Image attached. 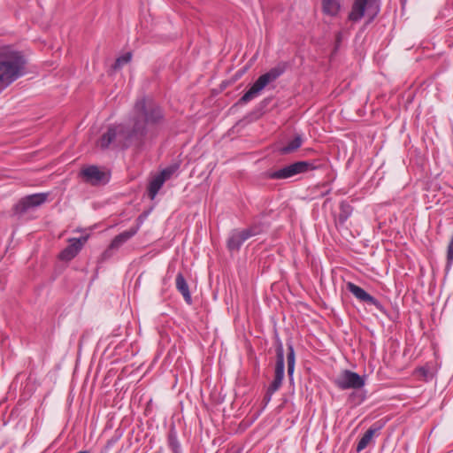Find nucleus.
I'll list each match as a JSON object with an SVG mask.
<instances>
[{"mask_svg": "<svg viewBox=\"0 0 453 453\" xmlns=\"http://www.w3.org/2000/svg\"><path fill=\"white\" fill-rule=\"evenodd\" d=\"M380 10V0H355L349 14V19L357 22L365 15V11L369 16V22L372 21Z\"/></svg>", "mask_w": 453, "mask_h": 453, "instance_id": "6", "label": "nucleus"}, {"mask_svg": "<svg viewBox=\"0 0 453 453\" xmlns=\"http://www.w3.org/2000/svg\"><path fill=\"white\" fill-rule=\"evenodd\" d=\"M453 261V236L450 238L448 250H447V265H446V274L449 273L450 270L451 262Z\"/></svg>", "mask_w": 453, "mask_h": 453, "instance_id": "27", "label": "nucleus"}, {"mask_svg": "<svg viewBox=\"0 0 453 453\" xmlns=\"http://www.w3.org/2000/svg\"><path fill=\"white\" fill-rule=\"evenodd\" d=\"M335 386L342 389H360L365 384V376H361L358 373L350 370H344L340 376L334 380Z\"/></svg>", "mask_w": 453, "mask_h": 453, "instance_id": "8", "label": "nucleus"}, {"mask_svg": "<svg viewBox=\"0 0 453 453\" xmlns=\"http://www.w3.org/2000/svg\"><path fill=\"white\" fill-rule=\"evenodd\" d=\"M164 183V179L157 176V174L152 177L151 180H150L147 187V193L150 200L155 199L156 196L157 195L160 188L163 187Z\"/></svg>", "mask_w": 453, "mask_h": 453, "instance_id": "21", "label": "nucleus"}, {"mask_svg": "<svg viewBox=\"0 0 453 453\" xmlns=\"http://www.w3.org/2000/svg\"><path fill=\"white\" fill-rule=\"evenodd\" d=\"M114 249H111V245L108 246V248L102 253L101 259L102 260H107L113 255Z\"/></svg>", "mask_w": 453, "mask_h": 453, "instance_id": "30", "label": "nucleus"}, {"mask_svg": "<svg viewBox=\"0 0 453 453\" xmlns=\"http://www.w3.org/2000/svg\"><path fill=\"white\" fill-rule=\"evenodd\" d=\"M89 238L88 234L80 238L68 239V245L59 253L58 258L61 261L69 262L73 260L82 250Z\"/></svg>", "mask_w": 453, "mask_h": 453, "instance_id": "12", "label": "nucleus"}, {"mask_svg": "<svg viewBox=\"0 0 453 453\" xmlns=\"http://www.w3.org/2000/svg\"><path fill=\"white\" fill-rule=\"evenodd\" d=\"M340 41H341V34L339 33V34L337 35V42H339Z\"/></svg>", "mask_w": 453, "mask_h": 453, "instance_id": "34", "label": "nucleus"}, {"mask_svg": "<svg viewBox=\"0 0 453 453\" xmlns=\"http://www.w3.org/2000/svg\"><path fill=\"white\" fill-rule=\"evenodd\" d=\"M175 286L177 290L182 295L185 302L188 304H192V296L189 291L188 284L181 273H179L176 275L175 279Z\"/></svg>", "mask_w": 453, "mask_h": 453, "instance_id": "16", "label": "nucleus"}, {"mask_svg": "<svg viewBox=\"0 0 453 453\" xmlns=\"http://www.w3.org/2000/svg\"><path fill=\"white\" fill-rule=\"evenodd\" d=\"M48 198L47 193H35L22 197L14 206L13 211L16 214L22 215L29 209L38 207L43 204Z\"/></svg>", "mask_w": 453, "mask_h": 453, "instance_id": "10", "label": "nucleus"}, {"mask_svg": "<svg viewBox=\"0 0 453 453\" xmlns=\"http://www.w3.org/2000/svg\"><path fill=\"white\" fill-rule=\"evenodd\" d=\"M383 427V424H380V422H375L372 424L368 430L364 434V435L361 437V439L358 441L357 445V452L359 453L363 449H365L370 441H372L373 435L379 432Z\"/></svg>", "mask_w": 453, "mask_h": 453, "instance_id": "15", "label": "nucleus"}, {"mask_svg": "<svg viewBox=\"0 0 453 453\" xmlns=\"http://www.w3.org/2000/svg\"><path fill=\"white\" fill-rule=\"evenodd\" d=\"M265 216V212L261 213L259 217L254 219L249 227L245 228L250 237L258 235L264 233L269 227V224L267 222L262 221V218Z\"/></svg>", "mask_w": 453, "mask_h": 453, "instance_id": "17", "label": "nucleus"}, {"mask_svg": "<svg viewBox=\"0 0 453 453\" xmlns=\"http://www.w3.org/2000/svg\"><path fill=\"white\" fill-rule=\"evenodd\" d=\"M229 453H241V449H236V450L231 451Z\"/></svg>", "mask_w": 453, "mask_h": 453, "instance_id": "33", "label": "nucleus"}, {"mask_svg": "<svg viewBox=\"0 0 453 453\" xmlns=\"http://www.w3.org/2000/svg\"><path fill=\"white\" fill-rule=\"evenodd\" d=\"M165 119L161 106L146 96L138 98L134 105L133 127L130 128L136 139V146L142 147L148 134V128L160 125Z\"/></svg>", "mask_w": 453, "mask_h": 453, "instance_id": "1", "label": "nucleus"}, {"mask_svg": "<svg viewBox=\"0 0 453 453\" xmlns=\"http://www.w3.org/2000/svg\"><path fill=\"white\" fill-rule=\"evenodd\" d=\"M365 399V393H360V392H352L350 395H349V400L354 403V404H360L361 403H363Z\"/></svg>", "mask_w": 453, "mask_h": 453, "instance_id": "28", "label": "nucleus"}, {"mask_svg": "<svg viewBox=\"0 0 453 453\" xmlns=\"http://www.w3.org/2000/svg\"><path fill=\"white\" fill-rule=\"evenodd\" d=\"M326 167V162L323 159H313L307 161H296L279 170L267 172L266 177L271 180H285L297 174L306 173L311 171Z\"/></svg>", "mask_w": 453, "mask_h": 453, "instance_id": "5", "label": "nucleus"}, {"mask_svg": "<svg viewBox=\"0 0 453 453\" xmlns=\"http://www.w3.org/2000/svg\"><path fill=\"white\" fill-rule=\"evenodd\" d=\"M250 237L245 229H233L226 240V248L231 252H238L244 243Z\"/></svg>", "mask_w": 453, "mask_h": 453, "instance_id": "13", "label": "nucleus"}, {"mask_svg": "<svg viewBox=\"0 0 453 453\" xmlns=\"http://www.w3.org/2000/svg\"><path fill=\"white\" fill-rule=\"evenodd\" d=\"M96 145L103 150L111 146L127 150L132 145L136 146V139L130 127L124 124H111L97 140Z\"/></svg>", "mask_w": 453, "mask_h": 453, "instance_id": "3", "label": "nucleus"}, {"mask_svg": "<svg viewBox=\"0 0 453 453\" xmlns=\"http://www.w3.org/2000/svg\"><path fill=\"white\" fill-rule=\"evenodd\" d=\"M340 212L335 219L336 226H343L353 212V206L347 201H342L339 205Z\"/></svg>", "mask_w": 453, "mask_h": 453, "instance_id": "18", "label": "nucleus"}, {"mask_svg": "<svg viewBox=\"0 0 453 453\" xmlns=\"http://www.w3.org/2000/svg\"><path fill=\"white\" fill-rule=\"evenodd\" d=\"M26 58L11 46L0 49V91L26 73Z\"/></svg>", "mask_w": 453, "mask_h": 453, "instance_id": "2", "label": "nucleus"}, {"mask_svg": "<svg viewBox=\"0 0 453 453\" xmlns=\"http://www.w3.org/2000/svg\"><path fill=\"white\" fill-rule=\"evenodd\" d=\"M340 9V0H322V10L325 14L336 16Z\"/></svg>", "mask_w": 453, "mask_h": 453, "instance_id": "23", "label": "nucleus"}, {"mask_svg": "<svg viewBox=\"0 0 453 453\" xmlns=\"http://www.w3.org/2000/svg\"><path fill=\"white\" fill-rule=\"evenodd\" d=\"M121 436L122 433L119 430H116L114 435L107 441L106 444L102 449L101 453H109V451L119 441Z\"/></svg>", "mask_w": 453, "mask_h": 453, "instance_id": "24", "label": "nucleus"}, {"mask_svg": "<svg viewBox=\"0 0 453 453\" xmlns=\"http://www.w3.org/2000/svg\"><path fill=\"white\" fill-rule=\"evenodd\" d=\"M416 374L423 377L426 380H427V379L429 377H431V373H430L429 370L424 366L417 368Z\"/></svg>", "mask_w": 453, "mask_h": 453, "instance_id": "29", "label": "nucleus"}, {"mask_svg": "<svg viewBox=\"0 0 453 453\" xmlns=\"http://www.w3.org/2000/svg\"><path fill=\"white\" fill-rule=\"evenodd\" d=\"M274 393H270V390L266 389V392L264 395V398H263V403H264V406H266L269 402L271 401L272 399V396Z\"/></svg>", "mask_w": 453, "mask_h": 453, "instance_id": "31", "label": "nucleus"}, {"mask_svg": "<svg viewBox=\"0 0 453 453\" xmlns=\"http://www.w3.org/2000/svg\"><path fill=\"white\" fill-rule=\"evenodd\" d=\"M303 144L302 134H296L285 146L279 149L280 155H288L297 150Z\"/></svg>", "mask_w": 453, "mask_h": 453, "instance_id": "20", "label": "nucleus"}, {"mask_svg": "<svg viewBox=\"0 0 453 453\" xmlns=\"http://www.w3.org/2000/svg\"><path fill=\"white\" fill-rule=\"evenodd\" d=\"M288 67L287 62H280L265 73L260 75L252 86L237 101L236 104L242 105L257 97L260 92L271 82L275 81Z\"/></svg>", "mask_w": 453, "mask_h": 453, "instance_id": "4", "label": "nucleus"}, {"mask_svg": "<svg viewBox=\"0 0 453 453\" xmlns=\"http://www.w3.org/2000/svg\"><path fill=\"white\" fill-rule=\"evenodd\" d=\"M168 446L173 453H182L180 443L178 440L177 431L174 425H172L167 435Z\"/></svg>", "mask_w": 453, "mask_h": 453, "instance_id": "22", "label": "nucleus"}, {"mask_svg": "<svg viewBox=\"0 0 453 453\" xmlns=\"http://www.w3.org/2000/svg\"><path fill=\"white\" fill-rule=\"evenodd\" d=\"M131 59H132V53L127 52L116 59L112 67L115 70L120 69L124 65L129 63L131 61Z\"/></svg>", "mask_w": 453, "mask_h": 453, "instance_id": "25", "label": "nucleus"}, {"mask_svg": "<svg viewBox=\"0 0 453 453\" xmlns=\"http://www.w3.org/2000/svg\"><path fill=\"white\" fill-rule=\"evenodd\" d=\"M399 1L401 3L402 6H404L407 3V0H399Z\"/></svg>", "mask_w": 453, "mask_h": 453, "instance_id": "32", "label": "nucleus"}, {"mask_svg": "<svg viewBox=\"0 0 453 453\" xmlns=\"http://www.w3.org/2000/svg\"><path fill=\"white\" fill-rule=\"evenodd\" d=\"M140 224H137L134 226L130 227L129 229L121 232L117 234L112 241L111 242V249L118 250L124 243H126L128 240H130L133 236H134L139 231Z\"/></svg>", "mask_w": 453, "mask_h": 453, "instance_id": "14", "label": "nucleus"}, {"mask_svg": "<svg viewBox=\"0 0 453 453\" xmlns=\"http://www.w3.org/2000/svg\"><path fill=\"white\" fill-rule=\"evenodd\" d=\"M346 288L350 292L358 301L373 305L382 314L387 315V309L385 306L375 297L367 293L364 288L356 285L353 282H348Z\"/></svg>", "mask_w": 453, "mask_h": 453, "instance_id": "9", "label": "nucleus"}, {"mask_svg": "<svg viewBox=\"0 0 453 453\" xmlns=\"http://www.w3.org/2000/svg\"><path fill=\"white\" fill-rule=\"evenodd\" d=\"M275 352H276V364L274 369V378L268 386L267 389L270 393H275L280 389L284 379L285 359H284V348L283 343L280 337L275 338Z\"/></svg>", "mask_w": 453, "mask_h": 453, "instance_id": "7", "label": "nucleus"}, {"mask_svg": "<svg viewBox=\"0 0 453 453\" xmlns=\"http://www.w3.org/2000/svg\"><path fill=\"white\" fill-rule=\"evenodd\" d=\"M178 168V165H170L163 169L159 173H157V176L163 178L164 181L165 182V180H169L173 176V174L177 171Z\"/></svg>", "mask_w": 453, "mask_h": 453, "instance_id": "26", "label": "nucleus"}, {"mask_svg": "<svg viewBox=\"0 0 453 453\" xmlns=\"http://www.w3.org/2000/svg\"><path fill=\"white\" fill-rule=\"evenodd\" d=\"M287 347H288V351H287L288 376L290 382H293L295 364H296V355H295L293 342L291 340H289L287 342Z\"/></svg>", "mask_w": 453, "mask_h": 453, "instance_id": "19", "label": "nucleus"}, {"mask_svg": "<svg viewBox=\"0 0 453 453\" xmlns=\"http://www.w3.org/2000/svg\"><path fill=\"white\" fill-rule=\"evenodd\" d=\"M80 175L83 178L86 183L92 186L104 185L108 183L110 180L109 174L101 171L98 166L94 165L83 168L81 171Z\"/></svg>", "mask_w": 453, "mask_h": 453, "instance_id": "11", "label": "nucleus"}]
</instances>
